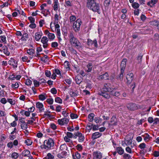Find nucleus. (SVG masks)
<instances>
[{"label":"nucleus","mask_w":159,"mask_h":159,"mask_svg":"<svg viewBox=\"0 0 159 159\" xmlns=\"http://www.w3.org/2000/svg\"><path fill=\"white\" fill-rule=\"evenodd\" d=\"M111 92V94L112 95L115 96L116 97H118L120 95V93L119 91L115 92L113 91V90Z\"/></svg>","instance_id":"c85d7f7f"},{"label":"nucleus","mask_w":159,"mask_h":159,"mask_svg":"<svg viewBox=\"0 0 159 159\" xmlns=\"http://www.w3.org/2000/svg\"><path fill=\"white\" fill-rule=\"evenodd\" d=\"M19 86V84L18 83H16L15 84H12L11 85V88L14 89H16L18 88Z\"/></svg>","instance_id":"79ce46f5"},{"label":"nucleus","mask_w":159,"mask_h":159,"mask_svg":"<svg viewBox=\"0 0 159 159\" xmlns=\"http://www.w3.org/2000/svg\"><path fill=\"white\" fill-rule=\"evenodd\" d=\"M110 85L109 84H105L104 85V87L103 88V91L105 92H111L112 91L113 89L112 88L109 87Z\"/></svg>","instance_id":"f8f14e48"},{"label":"nucleus","mask_w":159,"mask_h":159,"mask_svg":"<svg viewBox=\"0 0 159 159\" xmlns=\"http://www.w3.org/2000/svg\"><path fill=\"white\" fill-rule=\"evenodd\" d=\"M93 159H102V153L99 151H97L93 153Z\"/></svg>","instance_id":"1a4fd4ad"},{"label":"nucleus","mask_w":159,"mask_h":159,"mask_svg":"<svg viewBox=\"0 0 159 159\" xmlns=\"http://www.w3.org/2000/svg\"><path fill=\"white\" fill-rule=\"evenodd\" d=\"M82 24L81 20L80 19H78L74 22L73 24V27L75 32H77L80 30V26Z\"/></svg>","instance_id":"20e7f679"},{"label":"nucleus","mask_w":159,"mask_h":159,"mask_svg":"<svg viewBox=\"0 0 159 159\" xmlns=\"http://www.w3.org/2000/svg\"><path fill=\"white\" fill-rule=\"evenodd\" d=\"M59 6V3H54L53 9L55 11L57 10L58 6Z\"/></svg>","instance_id":"c03bdc74"},{"label":"nucleus","mask_w":159,"mask_h":159,"mask_svg":"<svg viewBox=\"0 0 159 159\" xmlns=\"http://www.w3.org/2000/svg\"><path fill=\"white\" fill-rule=\"evenodd\" d=\"M94 120L95 122L96 123H99L100 121H101V119L99 117H96L95 118Z\"/></svg>","instance_id":"774afa93"},{"label":"nucleus","mask_w":159,"mask_h":159,"mask_svg":"<svg viewBox=\"0 0 159 159\" xmlns=\"http://www.w3.org/2000/svg\"><path fill=\"white\" fill-rule=\"evenodd\" d=\"M41 35L39 33H37L35 34V38L36 40L38 41L40 39Z\"/></svg>","instance_id":"c756f323"},{"label":"nucleus","mask_w":159,"mask_h":159,"mask_svg":"<svg viewBox=\"0 0 159 159\" xmlns=\"http://www.w3.org/2000/svg\"><path fill=\"white\" fill-rule=\"evenodd\" d=\"M11 3V0H9L7 2L4 3L2 5V7H7L8 6V5H10Z\"/></svg>","instance_id":"c9c22d12"},{"label":"nucleus","mask_w":159,"mask_h":159,"mask_svg":"<svg viewBox=\"0 0 159 159\" xmlns=\"http://www.w3.org/2000/svg\"><path fill=\"white\" fill-rule=\"evenodd\" d=\"M157 2L158 0H151L147 3V5L150 6V7H152L153 5L156 3Z\"/></svg>","instance_id":"b1692460"},{"label":"nucleus","mask_w":159,"mask_h":159,"mask_svg":"<svg viewBox=\"0 0 159 159\" xmlns=\"http://www.w3.org/2000/svg\"><path fill=\"white\" fill-rule=\"evenodd\" d=\"M55 101L59 103H61L62 102V99L59 97L56 98L55 99Z\"/></svg>","instance_id":"49530a36"},{"label":"nucleus","mask_w":159,"mask_h":159,"mask_svg":"<svg viewBox=\"0 0 159 159\" xmlns=\"http://www.w3.org/2000/svg\"><path fill=\"white\" fill-rule=\"evenodd\" d=\"M33 82L35 87H38L39 86L40 83L39 81L34 80L33 81Z\"/></svg>","instance_id":"864d4df0"},{"label":"nucleus","mask_w":159,"mask_h":159,"mask_svg":"<svg viewBox=\"0 0 159 159\" xmlns=\"http://www.w3.org/2000/svg\"><path fill=\"white\" fill-rule=\"evenodd\" d=\"M25 143L28 146H30L32 142L29 139H27L25 140Z\"/></svg>","instance_id":"680f3d73"},{"label":"nucleus","mask_w":159,"mask_h":159,"mask_svg":"<svg viewBox=\"0 0 159 159\" xmlns=\"http://www.w3.org/2000/svg\"><path fill=\"white\" fill-rule=\"evenodd\" d=\"M88 69L85 70V71L87 72H91L92 70V69L93 67V64L91 63H89L86 66Z\"/></svg>","instance_id":"6ab92c4d"},{"label":"nucleus","mask_w":159,"mask_h":159,"mask_svg":"<svg viewBox=\"0 0 159 159\" xmlns=\"http://www.w3.org/2000/svg\"><path fill=\"white\" fill-rule=\"evenodd\" d=\"M143 55L142 53H140L139 54L137 57V60L139 63H140L142 61Z\"/></svg>","instance_id":"f704fd0d"},{"label":"nucleus","mask_w":159,"mask_h":159,"mask_svg":"<svg viewBox=\"0 0 159 159\" xmlns=\"http://www.w3.org/2000/svg\"><path fill=\"white\" fill-rule=\"evenodd\" d=\"M34 49L31 48L28 49L27 51V53L30 55H33L34 54Z\"/></svg>","instance_id":"4c0bfd02"},{"label":"nucleus","mask_w":159,"mask_h":159,"mask_svg":"<svg viewBox=\"0 0 159 159\" xmlns=\"http://www.w3.org/2000/svg\"><path fill=\"white\" fill-rule=\"evenodd\" d=\"M106 92H103L101 91L98 93V94L99 95L102 96L106 99H109L110 98V95Z\"/></svg>","instance_id":"4468645a"},{"label":"nucleus","mask_w":159,"mask_h":159,"mask_svg":"<svg viewBox=\"0 0 159 159\" xmlns=\"http://www.w3.org/2000/svg\"><path fill=\"white\" fill-rule=\"evenodd\" d=\"M36 107L38 108L40 111H43L44 110L43 105L42 103L38 102L36 104Z\"/></svg>","instance_id":"412c9836"},{"label":"nucleus","mask_w":159,"mask_h":159,"mask_svg":"<svg viewBox=\"0 0 159 159\" xmlns=\"http://www.w3.org/2000/svg\"><path fill=\"white\" fill-rule=\"evenodd\" d=\"M25 83L27 85H30L32 84V81L30 79H27L26 80Z\"/></svg>","instance_id":"5fc2aeb1"},{"label":"nucleus","mask_w":159,"mask_h":159,"mask_svg":"<svg viewBox=\"0 0 159 159\" xmlns=\"http://www.w3.org/2000/svg\"><path fill=\"white\" fill-rule=\"evenodd\" d=\"M67 147L66 144L64 143L61 144L60 147V148L61 151L67 150Z\"/></svg>","instance_id":"2f4dec72"},{"label":"nucleus","mask_w":159,"mask_h":159,"mask_svg":"<svg viewBox=\"0 0 159 159\" xmlns=\"http://www.w3.org/2000/svg\"><path fill=\"white\" fill-rule=\"evenodd\" d=\"M28 19L30 21V22L32 23H34L35 22V19L34 18L30 16L28 18Z\"/></svg>","instance_id":"bf43d9fd"},{"label":"nucleus","mask_w":159,"mask_h":159,"mask_svg":"<svg viewBox=\"0 0 159 159\" xmlns=\"http://www.w3.org/2000/svg\"><path fill=\"white\" fill-rule=\"evenodd\" d=\"M54 143L53 140L52 139H49L45 140L44 142L43 148L48 150L51 149L54 145Z\"/></svg>","instance_id":"7ed1b4c3"},{"label":"nucleus","mask_w":159,"mask_h":159,"mask_svg":"<svg viewBox=\"0 0 159 159\" xmlns=\"http://www.w3.org/2000/svg\"><path fill=\"white\" fill-rule=\"evenodd\" d=\"M11 157L13 158L16 159L18 157L19 155L17 153L14 152L11 155Z\"/></svg>","instance_id":"e433bc0d"},{"label":"nucleus","mask_w":159,"mask_h":159,"mask_svg":"<svg viewBox=\"0 0 159 159\" xmlns=\"http://www.w3.org/2000/svg\"><path fill=\"white\" fill-rule=\"evenodd\" d=\"M28 38V35L27 33H25L23 34L22 36L21 39L22 41H26V39Z\"/></svg>","instance_id":"7c9ffc66"},{"label":"nucleus","mask_w":159,"mask_h":159,"mask_svg":"<svg viewBox=\"0 0 159 159\" xmlns=\"http://www.w3.org/2000/svg\"><path fill=\"white\" fill-rule=\"evenodd\" d=\"M69 120L67 118H63L61 119H59L57 120L58 124L61 125H64L65 124H67L68 123Z\"/></svg>","instance_id":"9b49d317"},{"label":"nucleus","mask_w":159,"mask_h":159,"mask_svg":"<svg viewBox=\"0 0 159 159\" xmlns=\"http://www.w3.org/2000/svg\"><path fill=\"white\" fill-rule=\"evenodd\" d=\"M126 61L127 60L125 58L123 59L120 65L121 70H125V68L126 66Z\"/></svg>","instance_id":"f3484780"},{"label":"nucleus","mask_w":159,"mask_h":159,"mask_svg":"<svg viewBox=\"0 0 159 159\" xmlns=\"http://www.w3.org/2000/svg\"><path fill=\"white\" fill-rule=\"evenodd\" d=\"M21 155L24 157H29L30 155V152L28 150H25L22 152Z\"/></svg>","instance_id":"4be33fe9"},{"label":"nucleus","mask_w":159,"mask_h":159,"mask_svg":"<svg viewBox=\"0 0 159 159\" xmlns=\"http://www.w3.org/2000/svg\"><path fill=\"white\" fill-rule=\"evenodd\" d=\"M132 6L134 8H137L139 7V4L137 2H135L132 4Z\"/></svg>","instance_id":"8fccbe9b"},{"label":"nucleus","mask_w":159,"mask_h":159,"mask_svg":"<svg viewBox=\"0 0 159 159\" xmlns=\"http://www.w3.org/2000/svg\"><path fill=\"white\" fill-rule=\"evenodd\" d=\"M116 150L117 151V152L120 155H122L124 154V150L120 147H117Z\"/></svg>","instance_id":"aec40b11"},{"label":"nucleus","mask_w":159,"mask_h":159,"mask_svg":"<svg viewBox=\"0 0 159 159\" xmlns=\"http://www.w3.org/2000/svg\"><path fill=\"white\" fill-rule=\"evenodd\" d=\"M87 7L94 12H97L100 14V8L98 3L94 0H87Z\"/></svg>","instance_id":"f257e3e1"},{"label":"nucleus","mask_w":159,"mask_h":159,"mask_svg":"<svg viewBox=\"0 0 159 159\" xmlns=\"http://www.w3.org/2000/svg\"><path fill=\"white\" fill-rule=\"evenodd\" d=\"M45 74L48 77H49L51 75V73L50 71L46 70L45 71Z\"/></svg>","instance_id":"052dcab7"},{"label":"nucleus","mask_w":159,"mask_h":159,"mask_svg":"<svg viewBox=\"0 0 159 159\" xmlns=\"http://www.w3.org/2000/svg\"><path fill=\"white\" fill-rule=\"evenodd\" d=\"M48 36L49 39L50 40H53L55 37L54 34L50 33L48 34Z\"/></svg>","instance_id":"473e14b6"},{"label":"nucleus","mask_w":159,"mask_h":159,"mask_svg":"<svg viewBox=\"0 0 159 159\" xmlns=\"http://www.w3.org/2000/svg\"><path fill=\"white\" fill-rule=\"evenodd\" d=\"M128 109L130 111H134L140 108L139 106L133 103H129L126 105Z\"/></svg>","instance_id":"39448f33"},{"label":"nucleus","mask_w":159,"mask_h":159,"mask_svg":"<svg viewBox=\"0 0 159 159\" xmlns=\"http://www.w3.org/2000/svg\"><path fill=\"white\" fill-rule=\"evenodd\" d=\"M70 117L72 119L77 118L78 117V116L75 114L71 113L70 115Z\"/></svg>","instance_id":"3c124183"},{"label":"nucleus","mask_w":159,"mask_h":159,"mask_svg":"<svg viewBox=\"0 0 159 159\" xmlns=\"http://www.w3.org/2000/svg\"><path fill=\"white\" fill-rule=\"evenodd\" d=\"M125 150L126 152L129 153H131L132 152V150L129 147H127L125 148Z\"/></svg>","instance_id":"4d7b16f0"},{"label":"nucleus","mask_w":159,"mask_h":159,"mask_svg":"<svg viewBox=\"0 0 159 159\" xmlns=\"http://www.w3.org/2000/svg\"><path fill=\"white\" fill-rule=\"evenodd\" d=\"M124 70H120V73L117 77V79L120 80H122L123 78V74L124 73Z\"/></svg>","instance_id":"5701e85b"},{"label":"nucleus","mask_w":159,"mask_h":159,"mask_svg":"<svg viewBox=\"0 0 159 159\" xmlns=\"http://www.w3.org/2000/svg\"><path fill=\"white\" fill-rule=\"evenodd\" d=\"M64 65L66 68L67 69H68L69 70L70 69L69 64L68 61H65L64 63Z\"/></svg>","instance_id":"37998d69"},{"label":"nucleus","mask_w":159,"mask_h":159,"mask_svg":"<svg viewBox=\"0 0 159 159\" xmlns=\"http://www.w3.org/2000/svg\"><path fill=\"white\" fill-rule=\"evenodd\" d=\"M66 135L67 137L70 138H71L74 136L72 133L70 132H67L66 133Z\"/></svg>","instance_id":"09e8293b"},{"label":"nucleus","mask_w":159,"mask_h":159,"mask_svg":"<svg viewBox=\"0 0 159 159\" xmlns=\"http://www.w3.org/2000/svg\"><path fill=\"white\" fill-rule=\"evenodd\" d=\"M111 2V0H105L104 2L103 5L105 7H107L109 6Z\"/></svg>","instance_id":"cd10ccee"},{"label":"nucleus","mask_w":159,"mask_h":159,"mask_svg":"<svg viewBox=\"0 0 159 159\" xmlns=\"http://www.w3.org/2000/svg\"><path fill=\"white\" fill-rule=\"evenodd\" d=\"M93 126V124L91 123H89L87 125V129L89 131V132H90V131L91 130Z\"/></svg>","instance_id":"58836bf2"},{"label":"nucleus","mask_w":159,"mask_h":159,"mask_svg":"<svg viewBox=\"0 0 159 159\" xmlns=\"http://www.w3.org/2000/svg\"><path fill=\"white\" fill-rule=\"evenodd\" d=\"M123 156L125 159H129L131 158V156L130 155L126 153H125Z\"/></svg>","instance_id":"a19ab883"},{"label":"nucleus","mask_w":159,"mask_h":159,"mask_svg":"<svg viewBox=\"0 0 159 159\" xmlns=\"http://www.w3.org/2000/svg\"><path fill=\"white\" fill-rule=\"evenodd\" d=\"M47 157L48 159H54V157L50 153H48L47 154Z\"/></svg>","instance_id":"6e6d98bb"},{"label":"nucleus","mask_w":159,"mask_h":159,"mask_svg":"<svg viewBox=\"0 0 159 159\" xmlns=\"http://www.w3.org/2000/svg\"><path fill=\"white\" fill-rule=\"evenodd\" d=\"M7 101L12 105H14L15 104L16 101L15 100H13L12 99L8 98Z\"/></svg>","instance_id":"ea45409f"},{"label":"nucleus","mask_w":159,"mask_h":159,"mask_svg":"<svg viewBox=\"0 0 159 159\" xmlns=\"http://www.w3.org/2000/svg\"><path fill=\"white\" fill-rule=\"evenodd\" d=\"M145 135H142L143 137H144V139L145 141H148L150 140L152 138L148 134H145Z\"/></svg>","instance_id":"393cba45"},{"label":"nucleus","mask_w":159,"mask_h":159,"mask_svg":"<svg viewBox=\"0 0 159 159\" xmlns=\"http://www.w3.org/2000/svg\"><path fill=\"white\" fill-rule=\"evenodd\" d=\"M50 127L53 130H55L57 129V126L54 124H51Z\"/></svg>","instance_id":"338daca9"},{"label":"nucleus","mask_w":159,"mask_h":159,"mask_svg":"<svg viewBox=\"0 0 159 159\" xmlns=\"http://www.w3.org/2000/svg\"><path fill=\"white\" fill-rule=\"evenodd\" d=\"M109 75L107 73H105V74H102L100 76V78L101 79L107 80L108 79Z\"/></svg>","instance_id":"a878e982"},{"label":"nucleus","mask_w":159,"mask_h":159,"mask_svg":"<svg viewBox=\"0 0 159 159\" xmlns=\"http://www.w3.org/2000/svg\"><path fill=\"white\" fill-rule=\"evenodd\" d=\"M46 95V94L44 93V94H41L39 95V100H44L47 97H45V95Z\"/></svg>","instance_id":"72a5a7b5"},{"label":"nucleus","mask_w":159,"mask_h":159,"mask_svg":"<svg viewBox=\"0 0 159 159\" xmlns=\"http://www.w3.org/2000/svg\"><path fill=\"white\" fill-rule=\"evenodd\" d=\"M134 75L132 73H129L126 75L127 83L128 84H130L134 78Z\"/></svg>","instance_id":"0eeeda50"},{"label":"nucleus","mask_w":159,"mask_h":159,"mask_svg":"<svg viewBox=\"0 0 159 159\" xmlns=\"http://www.w3.org/2000/svg\"><path fill=\"white\" fill-rule=\"evenodd\" d=\"M146 147V144L144 143H141L139 145V147L141 149L143 150Z\"/></svg>","instance_id":"603ef678"},{"label":"nucleus","mask_w":159,"mask_h":159,"mask_svg":"<svg viewBox=\"0 0 159 159\" xmlns=\"http://www.w3.org/2000/svg\"><path fill=\"white\" fill-rule=\"evenodd\" d=\"M82 77L79 75H78L75 77V80L76 83L77 84H80L82 82Z\"/></svg>","instance_id":"dca6fc26"},{"label":"nucleus","mask_w":159,"mask_h":159,"mask_svg":"<svg viewBox=\"0 0 159 159\" xmlns=\"http://www.w3.org/2000/svg\"><path fill=\"white\" fill-rule=\"evenodd\" d=\"M47 102L49 104H52L53 102V100L52 98H48L47 100Z\"/></svg>","instance_id":"a18cd8bd"},{"label":"nucleus","mask_w":159,"mask_h":159,"mask_svg":"<svg viewBox=\"0 0 159 159\" xmlns=\"http://www.w3.org/2000/svg\"><path fill=\"white\" fill-rule=\"evenodd\" d=\"M101 135L102 134L99 132H96L92 134V139L93 140H94L100 137Z\"/></svg>","instance_id":"2eb2a0df"},{"label":"nucleus","mask_w":159,"mask_h":159,"mask_svg":"<svg viewBox=\"0 0 159 159\" xmlns=\"http://www.w3.org/2000/svg\"><path fill=\"white\" fill-rule=\"evenodd\" d=\"M51 93L54 94H56L57 93V90L54 88H52L51 89Z\"/></svg>","instance_id":"e2e57ef3"},{"label":"nucleus","mask_w":159,"mask_h":159,"mask_svg":"<svg viewBox=\"0 0 159 159\" xmlns=\"http://www.w3.org/2000/svg\"><path fill=\"white\" fill-rule=\"evenodd\" d=\"M58 45L57 42H53L51 44V46L52 48H56L57 47Z\"/></svg>","instance_id":"0e129e2a"},{"label":"nucleus","mask_w":159,"mask_h":159,"mask_svg":"<svg viewBox=\"0 0 159 159\" xmlns=\"http://www.w3.org/2000/svg\"><path fill=\"white\" fill-rule=\"evenodd\" d=\"M117 119L116 118V117L115 116H113L111 119L110 122L111 124L109 123V125H117Z\"/></svg>","instance_id":"ddd939ff"},{"label":"nucleus","mask_w":159,"mask_h":159,"mask_svg":"<svg viewBox=\"0 0 159 159\" xmlns=\"http://www.w3.org/2000/svg\"><path fill=\"white\" fill-rule=\"evenodd\" d=\"M87 43L89 46L92 47L97 48L98 46L97 42L96 39L92 41L90 39H88L87 42Z\"/></svg>","instance_id":"6e6552de"},{"label":"nucleus","mask_w":159,"mask_h":159,"mask_svg":"<svg viewBox=\"0 0 159 159\" xmlns=\"http://www.w3.org/2000/svg\"><path fill=\"white\" fill-rule=\"evenodd\" d=\"M68 37L70 44L76 48H81V43L75 37L74 34L70 32L68 35Z\"/></svg>","instance_id":"f03ea898"},{"label":"nucleus","mask_w":159,"mask_h":159,"mask_svg":"<svg viewBox=\"0 0 159 159\" xmlns=\"http://www.w3.org/2000/svg\"><path fill=\"white\" fill-rule=\"evenodd\" d=\"M0 38L1 39V40L2 41V42H4V43L5 44L6 43V38L4 35L1 36Z\"/></svg>","instance_id":"de8ad7c7"},{"label":"nucleus","mask_w":159,"mask_h":159,"mask_svg":"<svg viewBox=\"0 0 159 159\" xmlns=\"http://www.w3.org/2000/svg\"><path fill=\"white\" fill-rule=\"evenodd\" d=\"M74 135L75 136L73 137V138L76 139L78 137V140L79 142H83L84 140V136L81 133L77 132L76 133H75Z\"/></svg>","instance_id":"423d86ee"},{"label":"nucleus","mask_w":159,"mask_h":159,"mask_svg":"<svg viewBox=\"0 0 159 159\" xmlns=\"http://www.w3.org/2000/svg\"><path fill=\"white\" fill-rule=\"evenodd\" d=\"M70 22H72L74 21L76 19V17L74 15H72L70 17Z\"/></svg>","instance_id":"13d9d810"},{"label":"nucleus","mask_w":159,"mask_h":159,"mask_svg":"<svg viewBox=\"0 0 159 159\" xmlns=\"http://www.w3.org/2000/svg\"><path fill=\"white\" fill-rule=\"evenodd\" d=\"M95 115L94 113H91L88 115V120L90 122H92L93 120V118L94 117Z\"/></svg>","instance_id":"bb28decb"},{"label":"nucleus","mask_w":159,"mask_h":159,"mask_svg":"<svg viewBox=\"0 0 159 159\" xmlns=\"http://www.w3.org/2000/svg\"><path fill=\"white\" fill-rule=\"evenodd\" d=\"M76 148L77 150L79 151L81 150L82 149V147L81 145L80 144H78L76 146Z\"/></svg>","instance_id":"69168bd1"},{"label":"nucleus","mask_w":159,"mask_h":159,"mask_svg":"<svg viewBox=\"0 0 159 159\" xmlns=\"http://www.w3.org/2000/svg\"><path fill=\"white\" fill-rule=\"evenodd\" d=\"M48 39L46 36H44L42 38L41 42L43 44V46L44 48H47L48 45Z\"/></svg>","instance_id":"9d476101"},{"label":"nucleus","mask_w":159,"mask_h":159,"mask_svg":"<svg viewBox=\"0 0 159 159\" xmlns=\"http://www.w3.org/2000/svg\"><path fill=\"white\" fill-rule=\"evenodd\" d=\"M2 51L7 56H9L10 54V52L8 51V48L6 45L3 46L2 47Z\"/></svg>","instance_id":"a211bd4d"}]
</instances>
